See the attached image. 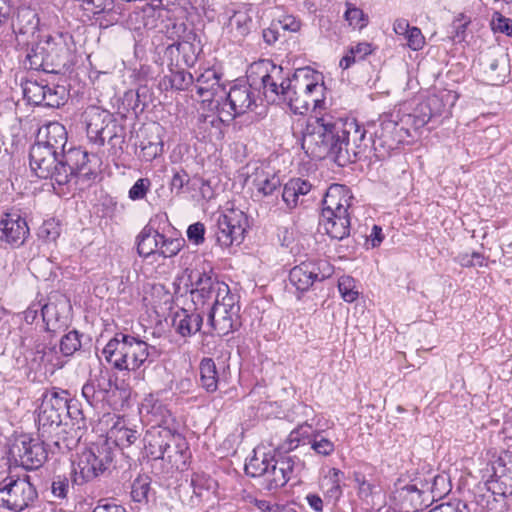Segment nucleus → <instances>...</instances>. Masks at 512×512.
<instances>
[{
  "label": "nucleus",
  "instance_id": "1",
  "mask_svg": "<svg viewBox=\"0 0 512 512\" xmlns=\"http://www.w3.org/2000/svg\"><path fill=\"white\" fill-rule=\"evenodd\" d=\"M30 167L43 179H51L62 186L74 177L91 179L95 171L90 166L89 155L81 148L71 147L67 153L58 154L41 145H32L29 152Z\"/></svg>",
  "mask_w": 512,
  "mask_h": 512
},
{
  "label": "nucleus",
  "instance_id": "2",
  "mask_svg": "<svg viewBox=\"0 0 512 512\" xmlns=\"http://www.w3.org/2000/svg\"><path fill=\"white\" fill-rule=\"evenodd\" d=\"M345 121L331 115L309 119L303 131L302 147L313 158L330 159L338 166L349 164Z\"/></svg>",
  "mask_w": 512,
  "mask_h": 512
},
{
  "label": "nucleus",
  "instance_id": "3",
  "mask_svg": "<svg viewBox=\"0 0 512 512\" xmlns=\"http://www.w3.org/2000/svg\"><path fill=\"white\" fill-rule=\"evenodd\" d=\"M25 66L47 73H63L75 62V43L68 32L40 38L26 49Z\"/></svg>",
  "mask_w": 512,
  "mask_h": 512
},
{
  "label": "nucleus",
  "instance_id": "4",
  "mask_svg": "<svg viewBox=\"0 0 512 512\" xmlns=\"http://www.w3.org/2000/svg\"><path fill=\"white\" fill-rule=\"evenodd\" d=\"M87 137L90 142L109 145V154L120 157L123 154L126 131L112 113L97 106H90L84 112Z\"/></svg>",
  "mask_w": 512,
  "mask_h": 512
},
{
  "label": "nucleus",
  "instance_id": "5",
  "mask_svg": "<svg viewBox=\"0 0 512 512\" xmlns=\"http://www.w3.org/2000/svg\"><path fill=\"white\" fill-rule=\"evenodd\" d=\"M296 465L292 456H268L262 457L255 454L245 464V472L248 476L261 479L262 487L267 491H276L283 487L292 477Z\"/></svg>",
  "mask_w": 512,
  "mask_h": 512
},
{
  "label": "nucleus",
  "instance_id": "6",
  "mask_svg": "<svg viewBox=\"0 0 512 512\" xmlns=\"http://www.w3.org/2000/svg\"><path fill=\"white\" fill-rule=\"evenodd\" d=\"M118 452L108 441L95 444L82 451L77 462H73V483L82 485L114 468L113 462Z\"/></svg>",
  "mask_w": 512,
  "mask_h": 512
},
{
  "label": "nucleus",
  "instance_id": "7",
  "mask_svg": "<svg viewBox=\"0 0 512 512\" xmlns=\"http://www.w3.org/2000/svg\"><path fill=\"white\" fill-rule=\"evenodd\" d=\"M371 148L377 160L390 157L391 152L398 149L410 137V131L399 126L389 115H383L377 121L368 122Z\"/></svg>",
  "mask_w": 512,
  "mask_h": 512
},
{
  "label": "nucleus",
  "instance_id": "8",
  "mask_svg": "<svg viewBox=\"0 0 512 512\" xmlns=\"http://www.w3.org/2000/svg\"><path fill=\"white\" fill-rule=\"evenodd\" d=\"M189 277L193 286L190 291L191 301L196 310L205 306L209 309L231 293L229 286L218 279L211 267L208 270L203 267L201 271H191Z\"/></svg>",
  "mask_w": 512,
  "mask_h": 512
},
{
  "label": "nucleus",
  "instance_id": "9",
  "mask_svg": "<svg viewBox=\"0 0 512 512\" xmlns=\"http://www.w3.org/2000/svg\"><path fill=\"white\" fill-rule=\"evenodd\" d=\"M207 325L210 330L204 334L215 333L218 336H225L238 330L242 325L238 296L230 293L215 306H211L208 310Z\"/></svg>",
  "mask_w": 512,
  "mask_h": 512
},
{
  "label": "nucleus",
  "instance_id": "10",
  "mask_svg": "<svg viewBox=\"0 0 512 512\" xmlns=\"http://www.w3.org/2000/svg\"><path fill=\"white\" fill-rule=\"evenodd\" d=\"M38 493L28 476L6 477L0 482V507L13 512H22L37 499Z\"/></svg>",
  "mask_w": 512,
  "mask_h": 512
},
{
  "label": "nucleus",
  "instance_id": "11",
  "mask_svg": "<svg viewBox=\"0 0 512 512\" xmlns=\"http://www.w3.org/2000/svg\"><path fill=\"white\" fill-rule=\"evenodd\" d=\"M247 86L263 91L265 97L277 94L279 86L285 83L282 66L275 65L271 60L263 59L252 63L247 69Z\"/></svg>",
  "mask_w": 512,
  "mask_h": 512
},
{
  "label": "nucleus",
  "instance_id": "12",
  "mask_svg": "<svg viewBox=\"0 0 512 512\" xmlns=\"http://www.w3.org/2000/svg\"><path fill=\"white\" fill-rule=\"evenodd\" d=\"M249 227L247 215L238 209H230L218 216L214 226L217 243L222 247L239 245Z\"/></svg>",
  "mask_w": 512,
  "mask_h": 512
},
{
  "label": "nucleus",
  "instance_id": "13",
  "mask_svg": "<svg viewBox=\"0 0 512 512\" xmlns=\"http://www.w3.org/2000/svg\"><path fill=\"white\" fill-rule=\"evenodd\" d=\"M23 95L31 104L58 108L66 102L67 90L62 85L26 80L23 84Z\"/></svg>",
  "mask_w": 512,
  "mask_h": 512
},
{
  "label": "nucleus",
  "instance_id": "14",
  "mask_svg": "<svg viewBox=\"0 0 512 512\" xmlns=\"http://www.w3.org/2000/svg\"><path fill=\"white\" fill-rule=\"evenodd\" d=\"M66 397L57 392L46 394L43 397L38 413V435L51 433V429L65 421Z\"/></svg>",
  "mask_w": 512,
  "mask_h": 512
},
{
  "label": "nucleus",
  "instance_id": "15",
  "mask_svg": "<svg viewBox=\"0 0 512 512\" xmlns=\"http://www.w3.org/2000/svg\"><path fill=\"white\" fill-rule=\"evenodd\" d=\"M47 448L48 446L40 437L39 439L25 438L14 443L10 453L26 470H35L47 460Z\"/></svg>",
  "mask_w": 512,
  "mask_h": 512
},
{
  "label": "nucleus",
  "instance_id": "16",
  "mask_svg": "<svg viewBox=\"0 0 512 512\" xmlns=\"http://www.w3.org/2000/svg\"><path fill=\"white\" fill-rule=\"evenodd\" d=\"M82 435L83 432L75 429L66 421L51 429V433H44L39 437L52 453H66L78 445Z\"/></svg>",
  "mask_w": 512,
  "mask_h": 512
},
{
  "label": "nucleus",
  "instance_id": "17",
  "mask_svg": "<svg viewBox=\"0 0 512 512\" xmlns=\"http://www.w3.org/2000/svg\"><path fill=\"white\" fill-rule=\"evenodd\" d=\"M493 479L489 482V489L493 494L503 497L512 495V453L503 451L493 462Z\"/></svg>",
  "mask_w": 512,
  "mask_h": 512
},
{
  "label": "nucleus",
  "instance_id": "18",
  "mask_svg": "<svg viewBox=\"0 0 512 512\" xmlns=\"http://www.w3.org/2000/svg\"><path fill=\"white\" fill-rule=\"evenodd\" d=\"M303 86L299 84V76L295 73L293 78L288 76L285 83L279 86L277 94H274L272 100L281 99L287 103L295 114H304L309 108V100L302 94Z\"/></svg>",
  "mask_w": 512,
  "mask_h": 512
},
{
  "label": "nucleus",
  "instance_id": "19",
  "mask_svg": "<svg viewBox=\"0 0 512 512\" xmlns=\"http://www.w3.org/2000/svg\"><path fill=\"white\" fill-rule=\"evenodd\" d=\"M29 235V227L18 214L6 213L0 219V241L17 247L21 246Z\"/></svg>",
  "mask_w": 512,
  "mask_h": 512
},
{
  "label": "nucleus",
  "instance_id": "20",
  "mask_svg": "<svg viewBox=\"0 0 512 512\" xmlns=\"http://www.w3.org/2000/svg\"><path fill=\"white\" fill-rule=\"evenodd\" d=\"M112 385V379L108 374L100 371L83 385L82 396L91 407H98L107 401Z\"/></svg>",
  "mask_w": 512,
  "mask_h": 512
},
{
  "label": "nucleus",
  "instance_id": "21",
  "mask_svg": "<svg viewBox=\"0 0 512 512\" xmlns=\"http://www.w3.org/2000/svg\"><path fill=\"white\" fill-rule=\"evenodd\" d=\"M229 106L226 111L230 119L246 113L253 105H255V98L251 91L250 86L246 84L234 85L230 88L226 95V103L224 106Z\"/></svg>",
  "mask_w": 512,
  "mask_h": 512
},
{
  "label": "nucleus",
  "instance_id": "22",
  "mask_svg": "<svg viewBox=\"0 0 512 512\" xmlns=\"http://www.w3.org/2000/svg\"><path fill=\"white\" fill-rule=\"evenodd\" d=\"M127 368L125 370H136L146 361L153 362L159 351L154 346H149L145 341L130 335L127 347Z\"/></svg>",
  "mask_w": 512,
  "mask_h": 512
},
{
  "label": "nucleus",
  "instance_id": "23",
  "mask_svg": "<svg viewBox=\"0 0 512 512\" xmlns=\"http://www.w3.org/2000/svg\"><path fill=\"white\" fill-rule=\"evenodd\" d=\"M346 132L345 142H347V152L349 153V164L356 161L359 154L368 148L366 134L369 133L368 123L366 126L359 125L355 120H345Z\"/></svg>",
  "mask_w": 512,
  "mask_h": 512
},
{
  "label": "nucleus",
  "instance_id": "24",
  "mask_svg": "<svg viewBox=\"0 0 512 512\" xmlns=\"http://www.w3.org/2000/svg\"><path fill=\"white\" fill-rule=\"evenodd\" d=\"M67 131L64 125L52 122L41 128L37 141L33 145H41L49 150H55L58 154L67 153Z\"/></svg>",
  "mask_w": 512,
  "mask_h": 512
},
{
  "label": "nucleus",
  "instance_id": "25",
  "mask_svg": "<svg viewBox=\"0 0 512 512\" xmlns=\"http://www.w3.org/2000/svg\"><path fill=\"white\" fill-rule=\"evenodd\" d=\"M325 275H320V269L314 262L306 261L293 267L289 273V282L297 291H307L315 281H322Z\"/></svg>",
  "mask_w": 512,
  "mask_h": 512
},
{
  "label": "nucleus",
  "instance_id": "26",
  "mask_svg": "<svg viewBox=\"0 0 512 512\" xmlns=\"http://www.w3.org/2000/svg\"><path fill=\"white\" fill-rule=\"evenodd\" d=\"M141 140L135 145L139 147L138 157L144 161H152L157 156L161 155L163 151V141L159 135V128L157 126L143 128L140 130Z\"/></svg>",
  "mask_w": 512,
  "mask_h": 512
},
{
  "label": "nucleus",
  "instance_id": "27",
  "mask_svg": "<svg viewBox=\"0 0 512 512\" xmlns=\"http://www.w3.org/2000/svg\"><path fill=\"white\" fill-rule=\"evenodd\" d=\"M203 325V311L181 309L177 311L172 319V326L182 337H189L201 330Z\"/></svg>",
  "mask_w": 512,
  "mask_h": 512
},
{
  "label": "nucleus",
  "instance_id": "28",
  "mask_svg": "<svg viewBox=\"0 0 512 512\" xmlns=\"http://www.w3.org/2000/svg\"><path fill=\"white\" fill-rule=\"evenodd\" d=\"M130 335L117 333L106 344L103 354L106 360L116 369L125 370L127 368V347Z\"/></svg>",
  "mask_w": 512,
  "mask_h": 512
},
{
  "label": "nucleus",
  "instance_id": "29",
  "mask_svg": "<svg viewBox=\"0 0 512 512\" xmlns=\"http://www.w3.org/2000/svg\"><path fill=\"white\" fill-rule=\"evenodd\" d=\"M401 512H415L424 506L423 491L415 484H406L393 492Z\"/></svg>",
  "mask_w": 512,
  "mask_h": 512
},
{
  "label": "nucleus",
  "instance_id": "30",
  "mask_svg": "<svg viewBox=\"0 0 512 512\" xmlns=\"http://www.w3.org/2000/svg\"><path fill=\"white\" fill-rule=\"evenodd\" d=\"M318 231H323L332 239L342 240L347 237L350 232V217L346 210L341 209L334 216H326L319 219Z\"/></svg>",
  "mask_w": 512,
  "mask_h": 512
},
{
  "label": "nucleus",
  "instance_id": "31",
  "mask_svg": "<svg viewBox=\"0 0 512 512\" xmlns=\"http://www.w3.org/2000/svg\"><path fill=\"white\" fill-rule=\"evenodd\" d=\"M190 452L184 438L173 434V440L169 442V448L165 453V459L172 469L183 471L187 467Z\"/></svg>",
  "mask_w": 512,
  "mask_h": 512
},
{
  "label": "nucleus",
  "instance_id": "32",
  "mask_svg": "<svg viewBox=\"0 0 512 512\" xmlns=\"http://www.w3.org/2000/svg\"><path fill=\"white\" fill-rule=\"evenodd\" d=\"M173 440V434L168 429L157 432H149L146 437L145 451L147 456L153 460H165V453L169 448V442Z\"/></svg>",
  "mask_w": 512,
  "mask_h": 512
},
{
  "label": "nucleus",
  "instance_id": "33",
  "mask_svg": "<svg viewBox=\"0 0 512 512\" xmlns=\"http://www.w3.org/2000/svg\"><path fill=\"white\" fill-rule=\"evenodd\" d=\"M163 234H160L151 225H146L137 236V252L141 257L147 258L158 253Z\"/></svg>",
  "mask_w": 512,
  "mask_h": 512
},
{
  "label": "nucleus",
  "instance_id": "34",
  "mask_svg": "<svg viewBox=\"0 0 512 512\" xmlns=\"http://www.w3.org/2000/svg\"><path fill=\"white\" fill-rule=\"evenodd\" d=\"M39 26V17L35 10L19 8L16 18L12 21V29L16 35H33Z\"/></svg>",
  "mask_w": 512,
  "mask_h": 512
},
{
  "label": "nucleus",
  "instance_id": "35",
  "mask_svg": "<svg viewBox=\"0 0 512 512\" xmlns=\"http://www.w3.org/2000/svg\"><path fill=\"white\" fill-rule=\"evenodd\" d=\"M197 94L202 100L209 102H216L219 104V100L215 99L219 90H224L219 84V77L214 71H206L201 74L195 84Z\"/></svg>",
  "mask_w": 512,
  "mask_h": 512
},
{
  "label": "nucleus",
  "instance_id": "36",
  "mask_svg": "<svg viewBox=\"0 0 512 512\" xmlns=\"http://www.w3.org/2000/svg\"><path fill=\"white\" fill-rule=\"evenodd\" d=\"M353 480L357 484L358 497L369 507L374 508L375 498L380 495V489L372 478H367L360 471L353 472Z\"/></svg>",
  "mask_w": 512,
  "mask_h": 512
},
{
  "label": "nucleus",
  "instance_id": "37",
  "mask_svg": "<svg viewBox=\"0 0 512 512\" xmlns=\"http://www.w3.org/2000/svg\"><path fill=\"white\" fill-rule=\"evenodd\" d=\"M506 57L507 56L503 53L491 55L482 63L487 80L493 85L504 81L505 72L507 70Z\"/></svg>",
  "mask_w": 512,
  "mask_h": 512
},
{
  "label": "nucleus",
  "instance_id": "38",
  "mask_svg": "<svg viewBox=\"0 0 512 512\" xmlns=\"http://www.w3.org/2000/svg\"><path fill=\"white\" fill-rule=\"evenodd\" d=\"M252 26L253 20L247 11H235L229 18L227 28L236 41H241L250 33Z\"/></svg>",
  "mask_w": 512,
  "mask_h": 512
},
{
  "label": "nucleus",
  "instance_id": "39",
  "mask_svg": "<svg viewBox=\"0 0 512 512\" xmlns=\"http://www.w3.org/2000/svg\"><path fill=\"white\" fill-rule=\"evenodd\" d=\"M200 384L207 392H214L218 388L220 375L215 361L212 358H203L199 365Z\"/></svg>",
  "mask_w": 512,
  "mask_h": 512
},
{
  "label": "nucleus",
  "instance_id": "40",
  "mask_svg": "<svg viewBox=\"0 0 512 512\" xmlns=\"http://www.w3.org/2000/svg\"><path fill=\"white\" fill-rule=\"evenodd\" d=\"M342 192L343 188L341 186H334L328 189L323 200L324 207L322 209L320 218H325L326 216L335 217L340 209L341 211L346 210L348 212L349 205H344L339 197Z\"/></svg>",
  "mask_w": 512,
  "mask_h": 512
},
{
  "label": "nucleus",
  "instance_id": "41",
  "mask_svg": "<svg viewBox=\"0 0 512 512\" xmlns=\"http://www.w3.org/2000/svg\"><path fill=\"white\" fill-rule=\"evenodd\" d=\"M52 336H48L46 339L45 335H36L33 349L35 352V359L40 362L52 363L57 358V344L52 343Z\"/></svg>",
  "mask_w": 512,
  "mask_h": 512
},
{
  "label": "nucleus",
  "instance_id": "42",
  "mask_svg": "<svg viewBox=\"0 0 512 512\" xmlns=\"http://www.w3.org/2000/svg\"><path fill=\"white\" fill-rule=\"evenodd\" d=\"M65 421L75 429L84 432L88 427V419L85 417L83 410L79 407L77 401L69 400L66 397Z\"/></svg>",
  "mask_w": 512,
  "mask_h": 512
},
{
  "label": "nucleus",
  "instance_id": "43",
  "mask_svg": "<svg viewBox=\"0 0 512 512\" xmlns=\"http://www.w3.org/2000/svg\"><path fill=\"white\" fill-rule=\"evenodd\" d=\"M313 431L312 426L304 423L299 425L296 429L290 432L285 444L283 445V449L287 451H291L299 446L301 442L309 444V440L312 439Z\"/></svg>",
  "mask_w": 512,
  "mask_h": 512
},
{
  "label": "nucleus",
  "instance_id": "44",
  "mask_svg": "<svg viewBox=\"0 0 512 512\" xmlns=\"http://www.w3.org/2000/svg\"><path fill=\"white\" fill-rule=\"evenodd\" d=\"M344 473L338 468H331L328 472V475L324 477L323 487L325 485L329 486L325 490V496L334 501H337L342 495V488L340 485L341 478Z\"/></svg>",
  "mask_w": 512,
  "mask_h": 512
},
{
  "label": "nucleus",
  "instance_id": "45",
  "mask_svg": "<svg viewBox=\"0 0 512 512\" xmlns=\"http://www.w3.org/2000/svg\"><path fill=\"white\" fill-rule=\"evenodd\" d=\"M151 492V478L148 475H139L132 483L131 497L135 502L149 501V494Z\"/></svg>",
  "mask_w": 512,
  "mask_h": 512
},
{
  "label": "nucleus",
  "instance_id": "46",
  "mask_svg": "<svg viewBox=\"0 0 512 512\" xmlns=\"http://www.w3.org/2000/svg\"><path fill=\"white\" fill-rule=\"evenodd\" d=\"M253 184L259 194L262 196H271L274 192L279 191L281 182L279 177L272 175L271 177H256Z\"/></svg>",
  "mask_w": 512,
  "mask_h": 512
},
{
  "label": "nucleus",
  "instance_id": "47",
  "mask_svg": "<svg viewBox=\"0 0 512 512\" xmlns=\"http://www.w3.org/2000/svg\"><path fill=\"white\" fill-rule=\"evenodd\" d=\"M177 70H171L170 84L176 90H187L194 83V78L190 72L185 71L182 66Z\"/></svg>",
  "mask_w": 512,
  "mask_h": 512
},
{
  "label": "nucleus",
  "instance_id": "48",
  "mask_svg": "<svg viewBox=\"0 0 512 512\" xmlns=\"http://www.w3.org/2000/svg\"><path fill=\"white\" fill-rule=\"evenodd\" d=\"M309 444L317 454L322 456H329L335 450L334 443L324 437L320 431H315V433H313L312 439L309 440Z\"/></svg>",
  "mask_w": 512,
  "mask_h": 512
},
{
  "label": "nucleus",
  "instance_id": "49",
  "mask_svg": "<svg viewBox=\"0 0 512 512\" xmlns=\"http://www.w3.org/2000/svg\"><path fill=\"white\" fill-rule=\"evenodd\" d=\"M81 347L78 331L72 330L65 334L59 344V350L64 356H71Z\"/></svg>",
  "mask_w": 512,
  "mask_h": 512
},
{
  "label": "nucleus",
  "instance_id": "50",
  "mask_svg": "<svg viewBox=\"0 0 512 512\" xmlns=\"http://www.w3.org/2000/svg\"><path fill=\"white\" fill-rule=\"evenodd\" d=\"M338 289L341 297L346 302H353L358 298V291L355 290V280L350 276H342L338 280Z\"/></svg>",
  "mask_w": 512,
  "mask_h": 512
},
{
  "label": "nucleus",
  "instance_id": "51",
  "mask_svg": "<svg viewBox=\"0 0 512 512\" xmlns=\"http://www.w3.org/2000/svg\"><path fill=\"white\" fill-rule=\"evenodd\" d=\"M345 19L350 26L362 29L368 24V17L364 12L351 4L347 3V10L345 12Z\"/></svg>",
  "mask_w": 512,
  "mask_h": 512
},
{
  "label": "nucleus",
  "instance_id": "52",
  "mask_svg": "<svg viewBox=\"0 0 512 512\" xmlns=\"http://www.w3.org/2000/svg\"><path fill=\"white\" fill-rule=\"evenodd\" d=\"M439 106L440 100L436 96H432L426 102L419 104L415 112L428 123L432 117L440 114V111L437 110Z\"/></svg>",
  "mask_w": 512,
  "mask_h": 512
},
{
  "label": "nucleus",
  "instance_id": "53",
  "mask_svg": "<svg viewBox=\"0 0 512 512\" xmlns=\"http://www.w3.org/2000/svg\"><path fill=\"white\" fill-rule=\"evenodd\" d=\"M184 245V239L179 238H165L163 235V239L160 242L159 255L164 258H170L178 254L181 248Z\"/></svg>",
  "mask_w": 512,
  "mask_h": 512
},
{
  "label": "nucleus",
  "instance_id": "54",
  "mask_svg": "<svg viewBox=\"0 0 512 512\" xmlns=\"http://www.w3.org/2000/svg\"><path fill=\"white\" fill-rule=\"evenodd\" d=\"M151 187V181L148 178H139L128 192V197L132 201L142 200L146 197Z\"/></svg>",
  "mask_w": 512,
  "mask_h": 512
},
{
  "label": "nucleus",
  "instance_id": "55",
  "mask_svg": "<svg viewBox=\"0 0 512 512\" xmlns=\"http://www.w3.org/2000/svg\"><path fill=\"white\" fill-rule=\"evenodd\" d=\"M183 66L192 67L197 61L196 47L189 41H179Z\"/></svg>",
  "mask_w": 512,
  "mask_h": 512
},
{
  "label": "nucleus",
  "instance_id": "56",
  "mask_svg": "<svg viewBox=\"0 0 512 512\" xmlns=\"http://www.w3.org/2000/svg\"><path fill=\"white\" fill-rule=\"evenodd\" d=\"M69 480L65 476H55L52 485L51 492L55 498L65 499L69 492Z\"/></svg>",
  "mask_w": 512,
  "mask_h": 512
},
{
  "label": "nucleus",
  "instance_id": "57",
  "mask_svg": "<svg viewBox=\"0 0 512 512\" xmlns=\"http://www.w3.org/2000/svg\"><path fill=\"white\" fill-rule=\"evenodd\" d=\"M164 58L169 62L170 66L181 67L182 55L180 53L179 41L169 44L164 51Z\"/></svg>",
  "mask_w": 512,
  "mask_h": 512
},
{
  "label": "nucleus",
  "instance_id": "58",
  "mask_svg": "<svg viewBox=\"0 0 512 512\" xmlns=\"http://www.w3.org/2000/svg\"><path fill=\"white\" fill-rule=\"evenodd\" d=\"M428 512H470L467 504L461 500L442 503Z\"/></svg>",
  "mask_w": 512,
  "mask_h": 512
},
{
  "label": "nucleus",
  "instance_id": "59",
  "mask_svg": "<svg viewBox=\"0 0 512 512\" xmlns=\"http://www.w3.org/2000/svg\"><path fill=\"white\" fill-rule=\"evenodd\" d=\"M405 39L408 47L414 51L422 49L425 44V38L418 27H412L406 34Z\"/></svg>",
  "mask_w": 512,
  "mask_h": 512
},
{
  "label": "nucleus",
  "instance_id": "60",
  "mask_svg": "<svg viewBox=\"0 0 512 512\" xmlns=\"http://www.w3.org/2000/svg\"><path fill=\"white\" fill-rule=\"evenodd\" d=\"M205 226L201 222L191 224L187 229V237L195 245H201L205 240Z\"/></svg>",
  "mask_w": 512,
  "mask_h": 512
},
{
  "label": "nucleus",
  "instance_id": "61",
  "mask_svg": "<svg viewBox=\"0 0 512 512\" xmlns=\"http://www.w3.org/2000/svg\"><path fill=\"white\" fill-rule=\"evenodd\" d=\"M493 30L505 33L508 36L512 35V20L504 17L500 13H495L492 18Z\"/></svg>",
  "mask_w": 512,
  "mask_h": 512
},
{
  "label": "nucleus",
  "instance_id": "62",
  "mask_svg": "<svg viewBox=\"0 0 512 512\" xmlns=\"http://www.w3.org/2000/svg\"><path fill=\"white\" fill-rule=\"evenodd\" d=\"M281 196L282 200L289 209H294L298 205L299 195L295 191V186L291 183V181L285 184Z\"/></svg>",
  "mask_w": 512,
  "mask_h": 512
},
{
  "label": "nucleus",
  "instance_id": "63",
  "mask_svg": "<svg viewBox=\"0 0 512 512\" xmlns=\"http://www.w3.org/2000/svg\"><path fill=\"white\" fill-rule=\"evenodd\" d=\"M138 432L131 428L121 427L116 431V441L118 444L130 446L138 438Z\"/></svg>",
  "mask_w": 512,
  "mask_h": 512
},
{
  "label": "nucleus",
  "instance_id": "64",
  "mask_svg": "<svg viewBox=\"0 0 512 512\" xmlns=\"http://www.w3.org/2000/svg\"><path fill=\"white\" fill-rule=\"evenodd\" d=\"M38 235L44 241L51 242L55 241L59 237L60 232L53 222L46 221L40 227Z\"/></svg>",
  "mask_w": 512,
  "mask_h": 512
}]
</instances>
